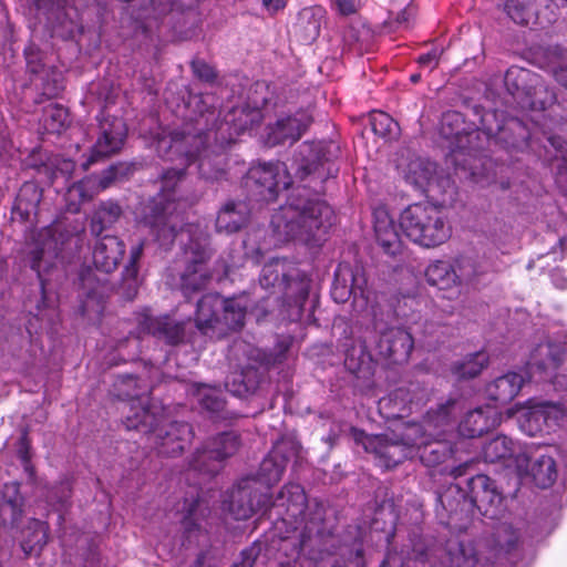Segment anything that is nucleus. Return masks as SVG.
Wrapping results in <instances>:
<instances>
[{
  "label": "nucleus",
  "instance_id": "47",
  "mask_svg": "<svg viewBox=\"0 0 567 567\" xmlns=\"http://www.w3.org/2000/svg\"><path fill=\"white\" fill-rule=\"evenodd\" d=\"M246 309L247 307L241 299H223V306L220 309V323L218 329H240L245 322Z\"/></svg>",
  "mask_w": 567,
  "mask_h": 567
},
{
  "label": "nucleus",
  "instance_id": "45",
  "mask_svg": "<svg viewBox=\"0 0 567 567\" xmlns=\"http://www.w3.org/2000/svg\"><path fill=\"white\" fill-rule=\"evenodd\" d=\"M49 539V525L40 519H31L24 530L21 548L27 555L39 554Z\"/></svg>",
  "mask_w": 567,
  "mask_h": 567
},
{
  "label": "nucleus",
  "instance_id": "3",
  "mask_svg": "<svg viewBox=\"0 0 567 567\" xmlns=\"http://www.w3.org/2000/svg\"><path fill=\"white\" fill-rule=\"evenodd\" d=\"M315 503L318 502H309L302 486L295 483L286 484L272 499L250 477L241 478L225 501L227 511L235 519L245 520L256 513H269L270 517L281 522L287 535L305 525L309 518V507Z\"/></svg>",
  "mask_w": 567,
  "mask_h": 567
},
{
  "label": "nucleus",
  "instance_id": "9",
  "mask_svg": "<svg viewBox=\"0 0 567 567\" xmlns=\"http://www.w3.org/2000/svg\"><path fill=\"white\" fill-rule=\"evenodd\" d=\"M400 227L412 243L424 248L439 247L452 235V227L443 213L422 203L410 205L401 213Z\"/></svg>",
  "mask_w": 567,
  "mask_h": 567
},
{
  "label": "nucleus",
  "instance_id": "63",
  "mask_svg": "<svg viewBox=\"0 0 567 567\" xmlns=\"http://www.w3.org/2000/svg\"><path fill=\"white\" fill-rule=\"evenodd\" d=\"M177 7L176 0H148V10L151 18L161 19Z\"/></svg>",
  "mask_w": 567,
  "mask_h": 567
},
{
  "label": "nucleus",
  "instance_id": "29",
  "mask_svg": "<svg viewBox=\"0 0 567 567\" xmlns=\"http://www.w3.org/2000/svg\"><path fill=\"white\" fill-rule=\"evenodd\" d=\"M374 236L383 252L389 256H396L403 249V241L398 231L393 218L385 208H377L373 212Z\"/></svg>",
  "mask_w": 567,
  "mask_h": 567
},
{
  "label": "nucleus",
  "instance_id": "59",
  "mask_svg": "<svg viewBox=\"0 0 567 567\" xmlns=\"http://www.w3.org/2000/svg\"><path fill=\"white\" fill-rule=\"evenodd\" d=\"M138 268H124L122 271L118 292L127 301H132L138 292Z\"/></svg>",
  "mask_w": 567,
  "mask_h": 567
},
{
  "label": "nucleus",
  "instance_id": "31",
  "mask_svg": "<svg viewBox=\"0 0 567 567\" xmlns=\"http://www.w3.org/2000/svg\"><path fill=\"white\" fill-rule=\"evenodd\" d=\"M250 209L243 200H228L219 209L215 227L217 233L234 234L239 231L248 223Z\"/></svg>",
  "mask_w": 567,
  "mask_h": 567
},
{
  "label": "nucleus",
  "instance_id": "24",
  "mask_svg": "<svg viewBox=\"0 0 567 567\" xmlns=\"http://www.w3.org/2000/svg\"><path fill=\"white\" fill-rule=\"evenodd\" d=\"M312 123V117L306 112L279 117L267 127V144L270 146L293 144Z\"/></svg>",
  "mask_w": 567,
  "mask_h": 567
},
{
  "label": "nucleus",
  "instance_id": "52",
  "mask_svg": "<svg viewBox=\"0 0 567 567\" xmlns=\"http://www.w3.org/2000/svg\"><path fill=\"white\" fill-rule=\"evenodd\" d=\"M396 559H399L402 564L404 560H420L425 561L429 559V548L424 540V538L417 534L412 533L409 535V544L403 545L400 553H396Z\"/></svg>",
  "mask_w": 567,
  "mask_h": 567
},
{
  "label": "nucleus",
  "instance_id": "6",
  "mask_svg": "<svg viewBox=\"0 0 567 567\" xmlns=\"http://www.w3.org/2000/svg\"><path fill=\"white\" fill-rule=\"evenodd\" d=\"M309 508L305 525L281 537L279 550L292 561L281 563L279 567H312L313 561L333 553L334 537L324 520V506L315 503Z\"/></svg>",
  "mask_w": 567,
  "mask_h": 567
},
{
  "label": "nucleus",
  "instance_id": "50",
  "mask_svg": "<svg viewBox=\"0 0 567 567\" xmlns=\"http://www.w3.org/2000/svg\"><path fill=\"white\" fill-rule=\"evenodd\" d=\"M564 417V410L559 404L550 402H544L533 408L527 414L528 423L534 422L536 430L542 431L540 421L546 424L547 427H551L553 424H557Z\"/></svg>",
  "mask_w": 567,
  "mask_h": 567
},
{
  "label": "nucleus",
  "instance_id": "14",
  "mask_svg": "<svg viewBox=\"0 0 567 567\" xmlns=\"http://www.w3.org/2000/svg\"><path fill=\"white\" fill-rule=\"evenodd\" d=\"M156 421L148 431H140L147 435V441L158 455L175 457L183 453L193 439V429L186 422H169L163 424V414L155 408Z\"/></svg>",
  "mask_w": 567,
  "mask_h": 567
},
{
  "label": "nucleus",
  "instance_id": "64",
  "mask_svg": "<svg viewBox=\"0 0 567 567\" xmlns=\"http://www.w3.org/2000/svg\"><path fill=\"white\" fill-rule=\"evenodd\" d=\"M548 143L556 152L554 155L555 159L561 161L559 168L567 172V142L559 136H549Z\"/></svg>",
  "mask_w": 567,
  "mask_h": 567
},
{
  "label": "nucleus",
  "instance_id": "13",
  "mask_svg": "<svg viewBox=\"0 0 567 567\" xmlns=\"http://www.w3.org/2000/svg\"><path fill=\"white\" fill-rule=\"evenodd\" d=\"M293 183L285 164L279 162L258 163L248 169L244 178V185L250 196L266 203L276 200L279 192Z\"/></svg>",
  "mask_w": 567,
  "mask_h": 567
},
{
  "label": "nucleus",
  "instance_id": "2",
  "mask_svg": "<svg viewBox=\"0 0 567 567\" xmlns=\"http://www.w3.org/2000/svg\"><path fill=\"white\" fill-rule=\"evenodd\" d=\"M203 144L189 138L182 151L162 147L159 155L171 162L178 161L181 167L167 168L161 175V189L145 208L144 221L159 246L168 249L175 241L184 225L182 205L176 195V187L185 175V168L197 165L200 178L220 181L226 176V154L228 145L215 140L214 134L203 135Z\"/></svg>",
  "mask_w": 567,
  "mask_h": 567
},
{
  "label": "nucleus",
  "instance_id": "23",
  "mask_svg": "<svg viewBox=\"0 0 567 567\" xmlns=\"http://www.w3.org/2000/svg\"><path fill=\"white\" fill-rule=\"evenodd\" d=\"M297 450L291 441L278 442L269 454L261 461L257 477H251L258 484L267 488L278 483L286 470L289 460L296 454Z\"/></svg>",
  "mask_w": 567,
  "mask_h": 567
},
{
  "label": "nucleus",
  "instance_id": "42",
  "mask_svg": "<svg viewBox=\"0 0 567 567\" xmlns=\"http://www.w3.org/2000/svg\"><path fill=\"white\" fill-rule=\"evenodd\" d=\"M504 84L513 96L529 95L538 85V75L524 68L511 66L504 75Z\"/></svg>",
  "mask_w": 567,
  "mask_h": 567
},
{
  "label": "nucleus",
  "instance_id": "51",
  "mask_svg": "<svg viewBox=\"0 0 567 567\" xmlns=\"http://www.w3.org/2000/svg\"><path fill=\"white\" fill-rule=\"evenodd\" d=\"M488 363V355L484 351H477L454 363L452 371L460 379L477 377Z\"/></svg>",
  "mask_w": 567,
  "mask_h": 567
},
{
  "label": "nucleus",
  "instance_id": "17",
  "mask_svg": "<svg viewBox=\"0 0 567 567\" xmlns=\"http://www.w3.org/2000/svg\"><path fill=\"white\" fill-rule=\"evenodd\" d=\"M331 297L338 303H343L353 297V303L360 311L367 309L370 291L362 268L339 265L334 271Z\"/></svg>",
  "mask_w": 567,
  "mask_h": 567
},
{
  "label": "nucleus",
  "instance_id": "10",
  "mask_svg": "<svg viewBox=\"0 0 567 567\" xmlns=\"http://www.w3.org/2000/svg\"><path fill=\"white\" fill-rule=\"evenodd\" d=\"M215 102L214 94H189L186 102L188 122L182 130L172 132L169 136H163L157 143V151L162 152V147L168 145L169 150L179 152L185 144L189 143V138L198 140L203 144V135L214 134L218 122L219 112Z\"/></svg>",
  "mask_w": 567,
  "mask_h": 567
},
{
  "label": "nucleus",
  "instance_id": "44",
  "mask_svg": "<svg viewBox=\"0 0 567 567\" xmlns=\"http://www.w3.org/2000/svg\"><path fill=\"white\" fill-rule=\"evenodd\" d=\"M96 195V181L92 177H85L70 185L65 192L64 198L69 213H79L81 205L91 200Z\"/></svg>",
  "mask_w": 567,
  "mask_h": 567
},
{
  "label": "nucleus",
  "instance_id": "4",
  "mask_svg": "<svg viewBox=\"0 0 567 567\" xmlns=\"http://www.w3.org/2000/svg\"><path fill=\"white\" fill-rule=\"evenodd\" d=\"M125 254V244L116 236L96 237L92 258L95 270L87 268L80 274V305L78 311L90 321L97 320L103 310L105 298L112 287L106 277H100L97 271L107 275L120 265Z\"/></svg>",
  "mask_w": 567,
  "mask_h": 567
},
{
  "label": "nucleus",
  "instance_id": "49",
  "mask_svg": "<svg viewBox=\"0 0 567 567\" xmlns=\"http://www.w3.org/2000/svg\"><path fill=\"white\" fill-rule=\"evenodd\" d=\"M505 11L517 24L529 25L536 23V0H506Z\"/></svg>",
  "mask_w": 567,
  "mask_h": 567
},
{
  "label": "nucleus",
  "instance_id": "7",
  "mask_svg": "<svg viewBox=\"0 0 567 567\" xmlns=\"http://www.w3.org/2000/svg\"><path fill=\"white\" fill-rule=\"evenodd\" d=\"M259 284L266 290L282 295L280 315L295 322L301 319L308 300L310 280L284 258H274L260 272Z\"/></svg>",
  "mask_w": 567,
  "mask_h": 567
},
{
  "label": "nucleus",
  "instance_id": "56",
  "mask_svg": "<svg viewBox=\"0 0 567 567\" xmlns=\"http://www.w3.org/2000/svg\"><path fill=\"white\" fill-rule=\"evenodd\" d=\"M547 56L556 81L567 89V50L559 45L550 47Z\"/></svg>",
  "mask_w": 567,
  "mask_h": 567
},
{
  "label": "nucleus",
  "instance_id": "21",
  "mask_svg": "<svg viewBox=\"0 0 567 567\" xmlns=\"http://www.w3.org/2000/svg\"><path fill=\"white\" fill-rule=\"evenodd\" d=\"M188 323L189 320L179 321L169 315H144L140 320V328L156 340L176 347L186 342V326Z\"/></svg>",
  "mask_w": 567,
  "mask_h": 567
},
{
  "label": "nucleus",
  "instance_id": "27",
  "mask_svg": "<svg viewBox=\"0 0 567 567\" xmlns=\"http://www.w3.org/2000/svg\"><path fill=\"white\" fill-rule=\"evenodd\" d=\"M463 410V401L460 399H447L436 408L430 409L422 422L417 424L425 427L430 434L443 436L455 422L457 414Z\"/></svg>",
  "mask_w": 567,
  "mask_h": 567
},
{
  "label": "nucleus",
  "instance_id": "11",
  "mask_svg": "<svg viewBox=\"0 0 567 567\" xmlns=\"http://www.w3.org/2000/svg\"><path fill=\"white\" fill-rule=\"evenodd\" d=\"M116 396L131 401L124 425L127 430L148 431L156 421L157 405L150 402V385L132 374H121L114 382Z\"/></svg>",
  "mask_w": 567,
  "mask_h": 567
},
{
  "label": "nucleus",
  "instance_id": "8",
  "mask_svg": "<svg viewBox=\"0 0 567 567\" xmlns=\"http://www.w3.org/2000/svg\"><path fill=\"white\" fill-rule=\"evenodd\" d=\"M425 437L420 424L404 422L390 432L367 436L363 445L367 452L374 454L380 466L392 468L406 458L415 457L419 444Z\"/></svg>",
  "mask_w": 567,
  "mask_h": 567
},
{
  "label": "nucleus",
  "instance_id": "36",
  "mask_svg": "<svg viewBox=\"0 0 567 567\" xmlns=\"http://www.w3.org/2000/svg\"><path fill=\"white\" fill-rule=\"evenodd\" d=\"M326 10L320 6L303 8L295 24L296 33L305 43L313 42L320 34Z\"/></svg>",
  "mask_w": 567,
  "mask_h": 567
},
{
  "label": "nucleus",
  "instance_id": "53",
  "mask_svg": "<svg viewBox=\"0 0 567 567\" xmlns=\"http://www.w3.org/2000/svg\"><path fill=\"white\" fill-rule=\"evenodd\" d=\"M133 172V164L117 163L103 171L100 176H91L96 181V194L100 190L106 189L113 183L127 178Z\"/></svg>",
  "mask_w": 567,
  "mask_h": 567
},
{
  "label": "nucleus",
  "instance_id": "61",
  "mask_svg": "<svg viewBox=\"0 0 567 567\" xmlns=\"http://www.w3.org/2000/svg\"><path fill=\"white\" fill-rule=\"evenodd\" d=\"M24 56L29 72L38 74L43 70V53L35 44L31 43L24 49Z\"/></svg>",
  "mask_w": 567,
  "mask_h": 567
},
{
  "label": "nucleus",
  "instance_id": "43",
  "mask_svg": "<svg viewBox=\"0 0 567 567\" xmlns=\"http://www.w3.org/2000/svg\"><path fill=\"white\" fill-rule=\"evenodd\" d=\"M425 278L430 286L440 290H453L454 295H458L456 287V278L453 264L443 260H436L427 266Z\"/></svg>",
  "mask_w": 567,
  "mask_h": 567
},
{
  "label": "nucleus",
  "instance_id": "15",
  "mask_svg": "<svg viewBox=\"0 0 567 567\" xmlns=\"http://www.w3.org/2000/svg\"><path fill=\"white\" fill-rule=\"evenodd\" d=\"M239 446L238 433L234 431L219 433L193 454L189 467L195 472L213 476L220 471L226 458L237 453Z\"/></svg>",
  "mask_w": 567,
  "mask_h": 567
},
{
  "label": "nucleus",
  "instance_id": "19",
  "mask_svg": "<svg viewBox=\"0 0 567 567\" xmlns=\"http://www.w3.org/2000/svg\"><path fill=\"white\" fill-rule=\"evenodd\" d=\"M261 122V112L248 105L234 106L217 122L214 138L230 145L236 137Z\"/></svg>",
  "mask_w": 567,
  "mask_h": 567
},
{
  "label": "nucleus",
  "instance_id": "55",
  "mask_svg": "<svg viewBox=\"0 0 567 567\" xmlns=\"http://www.w3.org/2000/svg\"><path fill=\"white\" fill-rule=\"evenodd\" d=\"M453 267L455 275L457 276L456 287L458 293L461 291V287L473 286L478 281L480 272L476 264L471 258H457L455 259Z\"/></svg>",
  "mask_w": 567,
  "mask_h": 567
},
{
  "label": "nucleus",
  "instance_id": "33",
  "mask_svg": "<svg viewBox=\"0 0 567 567\" xmlns=\"http://www.w3.org/2000/svg\"><path fill=\"white\" fill-rule=\"evenodd\" d=\"M524 382L525 379L520 373L507 372L487 384L486 395L497 404H507L517 396Z\"/></svg>",
  "mask_w": 567,
  "mask_h": 567
},
{
  "label": "nucleus",
  "instance_id": "5",
  "mask_svg": "<svg viewBox=\"0 0 567 567\" xmlns=\"http://www.w3.org/2000/svg\"><path fill=\"white\" fill-rule=\"evenodd\" d=\"M503 494L496 483L485 474L466 480V489L458 484L450 485L436 497V514L446 525L466 517L472 507L485 517L497 518L503 511Z\"/></svg>",
  "mask_w": 567,
  "mask_h": 567
},
{
  "label": "nucleus",
  "instance_id": "34",
  "mask_svg": "<svg viewBox=\"0 0 567 567\" xmlns=\"http://www.w3.org/2000/svg\"><path fill=\"white\" fill-rule=\"evenodd\" d=\"M221 306L223 299L216 293L204 295L198 300L195 322L203 334H208L209 330L219 327Z\"/></svg>",
  "mask_w": 567,
  "mask_h": 567
},
{
  "label": "nucleus",
  "instance_id": "57",
  "mask_svg": "<svg viewBox=\"0 0 567 567\" xmlns=\"http://www.w3.org/2000/svg\"><path fill=\"white\" fill-rule=\"evenodd\" d=\"M370 124L375 135L394 138L399 133V124L386 113L375 111L370 115Z\"/></svg>",
  "mask_w": 567,
  "mask_h": 567
},
{
  "label": "nucleus",
  "instance_id": "54",
  "mask_svg": "<svg viewBox=\"0 0 567 567\" xmlns=\"http://www.w3.org/2000/svg\"><path fill=\"white\" fill-rule=\"evenodd\" d=\"M259 384L258 371L255 368H246L240 373L233 375L230 391L238 396L254 393Z\"/></svg>",
  "mask_w": 567,
  "mask_h": 567
},
{
  "label": "nucleus",
  "instance_id": "18",
  "mask_svg": "<svg viewBox=\"0 0 567 567\" xmlns=\"http://www.w3.org/2000/svg\"><path fill=\"white\" fill-rule=\"evenodd\" d=\"M373 327L378 354L391 363L406 362L414 346L411 333L403 328L385 327L378 321Z\"/></svg>",
  "mask_w": 567,
  "mask_h": 567
},
{
  "label": "nucleus",
  "instance_id": "12",
  "mask_svg": "<svg viewBox=\"0 0 567 567\" xmlns=\"http://www.w3.org/2000/svg\"><path fill=\"white\" fill-rule=\"evenodd\" d=\"M482 143L496 145L506 151H524L528 146L530 132L517 117H505L497 111L484 112L481 116Z\"/></svg>",
  "mask_w": 567,
  "mask_h": 567
},
{
  "label": "nucleus",
  "instance_id": "16",
  "mask_svg": "<svg viewBox=\"0 0 567 567\" xmlns=\"http://www.w3.org/2000/svg\"><path fill=\"white\" fill-rule=\"evenodd\" d=\"M440 135L449 141L452 152H466L468 154L484 150L482 143V125L473 127L467 124L458 111L443 113L440 125Z\"/></svg>",
  "mask_w": 567,
  "mask_h": 567
},
{
  "label": "nucleus",
  "instance_id": "38",
  "mask_svg": "<svg viewBox=\"0 0 567 567\" xmlns=\"http://www.w3.org/2000/svg\"><path fill=\"white\" fill-rule=\"evenodd\" d=\"M420 427L422 434L426 437L422 444H419L416 456L426 466H435L443 463L451 453L449 443L442 436L426 432L424 426L420 425Z\"/></svg>",
  "mask_w": 567,
  "mask_h": 567
},
{
  "label": "nucleus",
  "instance_id": "48",
  "mask_svg": "<svg viewBox=\"0 0 567 567\" xmlns=\"http://www.w3.org/2000/svg\"><path fill=\"white\" fill-rule=\"evenodd\" d=\"M515 451L516 444L512 439L498 435L484 444L482 455L486 463H495L512 457Z\"/></svg>",
  "mask_w": 567,
  "mask_h": 567
},
{
  "label": "nucleus",
  "instance_id": "62",
  "mask_svg": "<svg viewBox=\"0 0 567 567\" xmlns=\"http://www.w3.org/2000/svg\"><path fill=\"white\" fill-rule=\"evenodd\" d=\"M194 75L200 81L213 83L217 79L215 69L200 59L193 60L190 63Z\"/></svg>",
  "mask_w": 567,
  "mask_h": 567
},
{
  "label": "nucleus",
  "instance_id": "40",
  "mask_svg": "<svg viewBox=\"0 0 567 567\" xmlns=\"http://www.w3.org/2000/svg\"><path fill=\"white\" fill-rule=\"evenodd\" d=\"M436 174V164L427 158L416 157L409 162L404 179L415 189L424 192Z\"/></svg>",
  "mask_w": 567,
  "mask_h": 567
},
{
  "label": "nucleus",
  "instance_id": "41",
  "mask_svg": "<svg viewBox=\"0 0 567 567\" xmlns=\"http://www.w3.org/2000/svg\"><path fill=\"white\" fill-rule=\"evenodd\" d=\"M19 484L13 482L6 484L0 502V519L3 524L14 526L22 516L23 498L19 491Z\"/></svg>",
  "mask_w": 567,
  "mask_h": 567
},
{
  "label": "nucleus",
  "instance_id": "58",
  "mask_svg": "<svg viewBox=\"0 0 567 567\" xmlns=\"http://www.w3.org/2000/svg\"><path fill=\"white\" fill-rule=\"evenodd\" d=\"M69 122V112L59 104H50L44 111L45 127L54 133L61 132Z\"/></svg>",
  "mask_w": 567,
  "mask_h": 567
},
{
  "label": "nucleus",
  "instance_id": "28",
  "mask_svg": "<svg viewBox=\"0 0 567 567\" xmlns=\"http://www.w3.org/2000/svg\"><path fill=\"white\" fill-rule=\"evenodd\" d=\"M565 362V350L560 344L556 343H539L532 351L528 367L533 373H537L539 379L547 380V378L560 369Z\"/></svg>",
  "mask_w": 567,
  "mask_h": 567
},
{
  "label": "nucleus",
  "instance_id": "1",
  "mask_svg": "<svg viewBox=\"0 0 567 567\" xmlns=\"http://www.w3.org/2000/svg\"><path fill=\"white\" fill-rule=\"evenodd\" d=\"M331 147L324 142L303 143L295 155L291 171L300 184L271 217L278 241L320 239L332 226L333 210L319 195L323 183L338 173Z\"/></svg>",
  "mask_w": 567,
  "mask_h": 567
},
{
  "label": "nucleus",
  "instance_id": "32",
  "mask_svg": "<svg viewBox=\"0 0 567 567\" xmlns=\"http://www.w3.org/2000/svg\"><path fill=\"white\" fill-rule=\"evenodd\" d=\"M193 394L200 408L217 420H228L235 416L226 409V400L220 389L207 384H195Z\"/></svg>",
  "mask_w": 567,
  "mask_h": 567
},
{
  "label": "nucleus",
  "instance_id": "25",
  "mask_svg": "<svg viewBox=\"0 0 567 567\" xmlns=\"http://www.w3.org/2000/svg\"><path fill=\"white\" fill-rule=\"evenodd\" d=\"M395 516L392 511V504H383L374 513L370 524V534H377L378 543L383 542L388 548L386 556L380 567H402V563L396 559V551L392 547L395 538Z\"/></svg>",
  "mask_w": 567,
  "mask_h": 567
},
{
  "label": "nucleus",
  "instance_id": "46",
  "mask_svg": "<svg viewBox=\"0 0 567 567\" xmlns=\"http://www.w3.org/2000/svg\"><path fill=\"white\" fill-rule=\"evenodd\" d=\"M529 474L538 487H550L557 478L555 460L550 455H539L530 463Z\"/></svg>",
  "mask_w": 567,
  "mask_h": 567
},
{
  "label": "nucleus",
  "instance_id": "30",
  "mask_svg": "<svg viewBox=\"0 0 567 567\" xmlns=\"http://www.w3.org/2000/svg\"><path fill=\"white\" fill-rule=\"evenodd\" d=\"M480 560V551L471 539L450 538L441 556L443 567H475Z\"/></svg>",
  "mask_w": 567,
  "mask_h": 567
},
{
  "label": "nucleus",
  "instance_id": "20",
  "mask_svg": "<svg viewBox=\"0 0 567 567\" xmlns=\"http://www.w3.org/2000/svg\"><path fill=\"white\" fill-rule=\"evenodd\" d=\"M97 121L99 134L91 150V163L118 153L127 136V127L122 118L115 116H97Z\"/></svg>",
  "mask_w": 567,
  "mask_h": 567
},
{
  "label": "nucleus",
  "instance_id": "60",
  "mask_svg": "<svg viewBox=\"0 0 567 567\" xmlns=\"http://www.w3.org/2000/svg\"><path fill=\"white\" fill-rule=\"evenodd\" d=\"M495 550L496 555L499 553L508 554L517 545L518 537L508 526H502L495 534Z\"/></svg>",
  "mask_w": 567,
  "mask_h": 567
},
{
  "label": "nucleus",
  "instance_id": "26",
  "mask_svg": "<svg viewBox=\"0 0 567 567\" xmlns=\"http://www.w3.org/2000/svg\"><path fill=\"white\" fill-rule=\"evenodd\" d=\"M42 189L33 182H25L19 189L11 210L13 223L33 226L37 223Z\"/></svg>",
  "mask_w": 567,
  "mask_h": 567
},
{
  "label": "nucleus",
  "instance_id": "35",
  "mask_svg": "<svg viewBox=\"0 0 567 567\" xmlns=\"http://www.w3.org/2000/svg\"><path fill=\"white\" fill-rule=\"evenodd\" d=\"M488 408H476L468 411L458 424L460 435L474 439L488 432L496 425V417Z\"/></svg>",
  "mask_w": 567,
  "mask_h": 567
},
{
  "label": "nucleus",
  "instance_id": "37",
  "mask_svg": "<svg viewBox=\"0 0 567 567\" xmlns=\"http://www.w3.org/2000/svg\"><path fill=\"white\" fill-rule=\"evenodd\" d=\"M122 206L113 200H102L94 209L90 220V233L94 237H100L103 231L112 228L122 217Z\"/></svg>",
  "mask_w": 567,
  "mask_h": 567
},
{
  "label": "nucleus",
  "instance_id": "39",
  "mask_svg": "<svg viewBox=\"0 0 567 567\" xmlns=\"http://www.w3.org/2000/svg\"><path fill=\"white\" fill-rule=\"evenodd\" d=\"M50 239L44 243L43 247H37L29 254V262L32 270H34L39 278H41V261L51 248L53 255L58 257L69 241L73 239V236L69 231H63L60 225L54 226L49 230Z\"/></svg>",
  "mask_w": 567,
  "mask_h": 567
},
{
  "label": "nucleus",
  "instance_id": "22",
  "mask_svg": "<svg viewBox=\"0 0 567 567\" xmlns=\"http://www.w3.org/2000/svg\"><path fill=\"white\" fill-rule=\"evenodd\" d=\"M190 249L193 257L181 277V290L186 298L203 290L210 280L209 271L205 266L212 257L209 245L194 244Z\"/></svg>",
  "mask_w": 567,
  "mask_h": 567
}]
</instances>
